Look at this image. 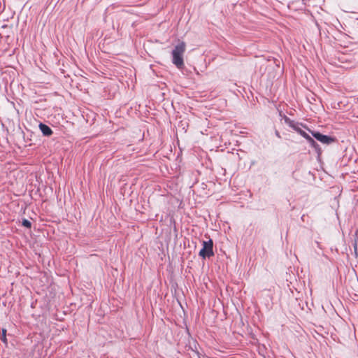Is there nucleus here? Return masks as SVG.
I'll return each instance as SVG.
<instances>
[{
	"mask_svg": "<svg viewBox=\"0 0 358 358\" xmlns=\"http://www.w3.org/2000/svg\"><path fill=\"white\" fill-rule=\"evenodd\" d=\"M186 50L185 42L176 45L172 51L173 63L178 67L182 68L184 65L183 55Z\"/></svg>",
	"mask_w": 358,
	"mask_h": 358,
	"instance_id": "f257e3e1",
	"label": "nucleus"
},
{
	"mask_svg": "<svg viewBox=\"0 0 358 358\" xmlns=\"http://www.w3.org/2000/svg\"><path fill=\"white\" fill-rule=\"evenodd\" d=\"M22 225L27 228H30L31 227V223L28 220H23L22 221Z\"/></svg>",
	"mask_w": 358,
	"mask_h": 358,
	"instance_id": "0eeeda50",
	"label": "nucleus"
},
{
	"mask_svg": "<svg viewBox=\"0 0 358 358\" xmlns=\"http://www.w3.org/2000/svg\"><path fill=\"white\" fill-rule=\"evenodd\" d=\"M39 128L44 136H49L52 134V129L47 125L41 123Z\"/></svg>",
	"mask_w": 358,
	"mask_h": 358,
	"instance_id": "20e7f679",
	"label": "nucleus"
},
{
	"mask_svg": "<svg viewBox=\"0 0 358 358\" xmlns=\"http://www.w3.org/2000/svg\"><path fill=\"white\" fill-rule=\"evenodd\" d=\"M213 243L212 240L208 241H203V248L199 252V255L203 257H209L214 255L213 250Z\"/></svg>",
	"mask_w": 358,
	"mask_h": 358,
	"instance_id": "f03ea898",
	"label": "nucleus"
},
{
	"mask_svg": "<svg viewBox=\"0 0 358 358\" xmlns=\"http://www.w3.org/2000/svg\"><path fill=\"white\" fill-rule=\"evenodd\" d=\"M312 134L315 138H317L322 143L328 145V144H330V143L334 142V138H333L329 136L323 135L319 132H313V131Z\"/></svg>",
	"mask_w": 358,
	"mask_h": 358,
	"instance_id": "7ed1b4c3",
	"label": "nucleus"
},
{
	"mask_svg": "<svg viewBox=\"0 0 358 358\" xmlns=\"http://www.w3.org/2000/svg\"><path fill=\"white\" fill-rule=\"evenodd\" d=\"M306 139L313 145L314 146L315 144V141L308 135V136H306Z\"/></svg>",
	"mask_w": 358,
	"mask_h": 358,
	"instance_id": "6e6552de",
	"label": "nucleus"
},
{
	"mask_svg": "<svg viewBox=\"0 0 358 358\" xmlns=\"http://www.w3.org/2000/svg\"><path fill=\"white\" fill-rule=\"evenodd\" d=\"M1 341H3V343L7 344L6 329H2Z\"/></svg>",
	"mask_w": 358,
	"mask_h": 358,
	"instance_id": "39448f33",
	"label": "nucleus"
},
{
	"mask_svg": "<svg viewBox=\"0 0 358 358\" xmlns=\"http://www.w3.org/2000/svg\"><path fill=\"white\" fill-rule=\"evenodd\" d=\"M294 129H296V131L300 134L303 137H304L306 138V136H308V134H307L305 131H303V130H301V129L299 128H296V127H294Z\"/></svg>",
	"mask_w": 358,
	"mask_h": 358,
	"instance_id": "423d86ee",
	"label": "nucleus"
}]
</instances>
